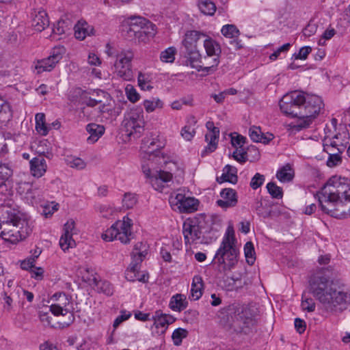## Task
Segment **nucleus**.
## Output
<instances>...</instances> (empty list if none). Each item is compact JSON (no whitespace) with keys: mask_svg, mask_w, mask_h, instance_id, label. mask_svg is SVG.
<instances>
[{"mask_svg":"<svg viewBox=\"0 0 350 350\" xmlns=\"http://www.w3.org/2000/svg\"><path fill=\"white\" fill-rule=\"evenodd\" d=\"M323 106V100L319 96L300 91L288 93L280 101V107L283 113L298 118L297 122L293 126V129L297 131L308 127Z\"/></svg>","mask_w":350,"mask_h":350,"instance_id":"f257e3e1","label":"nucleus"},{"mask_svg":"<svg viewBox=\"0 0 350 350\" xmlns=\"http://www.w3.org/2000/svg\"><path fill=\"white\" fill-rule=\"evenodd\" d=\"M309 286L310 293L327 310L342 312L350 304V293L337 290L325 276L312 275Z\"/></svg>","mask_w":350,"mask_h":350,"instance_id":"f03ea898","label":"nucleus"},{"mask_svg":"<svg viewBox=\"0 0 350 350\" xmlns=\"http://www.w3.org/2000/svg\"><path fill=\"white\" fill-rule=\"evenodd\" d=\"M31 231L29 221L19 210L7 205L0 208V237L5 241L16 243Z\"/></svg>","mask_w":350,"mask_h":350,"instance_id":"7ed1b4c3","label":"nucleus"},{"mask_svg":"<svg viewBox=\"0 0 350 350\" xmlns=\"http://www.w3.org/2000/svg\"><path fill=\"white\" fill-rule=\"evenodd\" d=\"M235 243L234 230L229 227L213 258V262L217 265L220 272L230 270L237 263L239 252Z\"/></svg>","mask_w":350,"mask_h":350,"instance_id":"20e7f679","label":"nucleus"},{"mask_svg":"<svg viewBox=\"0 0 350 350\" xmlns=\"http://www.w3.org/2000/svg\"><path fill=\"white\" fill-rule=\"evenodd\" d=\"M222 314L227 317V324L237 332L247 333L254 321L252 318L246 317L243 308L239 305L229 306Z\"/></svg>","mask_w":350,"mask_h":350,"instance_id":"39448f33","label":"nucleus"},{"mask_svg":"<svg viewBox=\"0 0 350 350\" xmlns=\"http://www.w3.org/2000/svg\"><path fill=\"white\" fill-rule=\"evenodd\" d=\"M132 219L128 217H124L123 220H118L108 228L102 235V238L106 241H111L118 239L121 243L126 244L133 239L131 228Z\"/></svg>","mask_w":350,"mask_h":350,"instance_id":"423d86ee","label":"nucleus"},{"mask_svg":"<svg viewBox=\"0 0 350 350\" xmlns=\"http://www.w3.org/2000/svg\"><path fill=\"white\" fill-rule=\"evenodd\" d=\"M145 122L142 109H131L122 122V131L129 137L137 139L144 131Z\"/></svg>","mask_w":350,"mask_h":350,"instance_id":"0eeeda50","label":"nucleus"},{"mask_svg":"<svg viewBox=\"0 0 350 350\" xmlns=\"http://www.w3.org/2000/svg\"><path fill=\"white\" fill-rule=\"evenodd\" d=\"M322 193L332 198L344 200L350 191V180L347 178L334 176L330 178L321 189Z\"/></svg>","mask_w":350,"mask_h":350,"instance_id":"6e6552de","label":"nucleus"},{"mask_svg":"<svg viewBox=\"0 0 350 350\" xmlns=\"http://www.w3.org/2000/svg\"><path fill=\"white\" fill-rule=\"evenodd\" d=\"M134 54L131 50H122L116 53L113 66L116 74L125 81H131L133 78L131 62Z\"/></svg>","mask_w":350,"mask_h":350,"instance_id":"1a4fd4ad","label":"nucleus"},{"mask_svg":"<svg viewBox=\"0 0 350 350\" xmlns=\"http://www.w3.org/2000/svg\"><path fill=\"white\" fill-rule=\"evenodd\" d=\"M319 202L321 210L337 219L347 217V211L343 208V200L336 198H332L329 195L322 193V191L318 194Z\"/></svg>","mask_w":350,"mask_h":350,"instance_id":"9d476101","label":"nucleus"},{"mask_svg":"<svg viewBox=\"0 0 350 350\" xmlns=\"http://www.w3.org/2000/svg\"><path fill=\"white\" fill-rule=\"evenodd\" d=\"M64 53L65 49L63 46L53 48L48 57L37 61L35 66L37 72L42 73L51 71L62 59Z\"/></svg>","mask_w":350,"mask_h":350,"instance_id":"9b49d317","label":"nucleus"},{"mask_svg":"<svg viewBox=\"0 0 350 350\" xmlns=\"http://www.w3.org/2000/svg\"><path fill=\"white\" fill-rule=\"evenodd\" d=\"M187 61L188 64L198 71H203L208 73L213 72V66H211V62H208L207 57H203L197 49L185 50Z\"/></svg>","mask_w":350,"mask_h":350,"instance_id":"f8f14e48","label":"nucleus"},{"mask_svg":"<svg viewBox=\"0 0 350 350\" xmlns=\"http://www.w3.org/2000/svg\"><path fill=\"white\" fill-rule=\"evenodd\" d=\"M170 203L174 209L180 213H192L198 209V200L191 197H186L182 193L171 196Z\"/></svg>","mask_w":350,"mask_h":350,"instance_id":"ddd939ff","label":"nucleus"},{"mask_svg":"<svg viewBox=\"0 0 350 350\" xmlns=\"http://www.w3.org/2000/svg\"><path fill=\"white\" fill-rule=\"evenodd\" d=\"M151 320L154 321L151 326V332L154 336H159L163 335L169 325L173 323L176 319L167 314L163 313L161 310H157L152 316Z\"/></svg>","mask_w":350,"mask_h":350,"instance_id":"4468645a","label":"nucleus"},{"mask_svg":"<svg viewBox=\"0 0 350 350\" xmlns=\"http://www.w3.org/2000/svg\"><path fill=\"white\" fill-rule=\"evenodd\" d=\"M143 171L146 176L149 178L150 183L152 187L159 191H162L165 184L170 181L172 178L171 173L161 170L156 171L153 175H151L150 170L149 168L146 169L144 165L143 166Z\"/></svg>","mask_w":350,"mask_h":350,"instance_id":"2eb2a0df","label":"nucleus"},{"mask_svg":"<svg viewBox=\"0 0 350 350\" xmlns=\"http://www.w3.org/2000/svg\"><path fill=\"white\" fill-rule=\"evenodd\" d=\"M142 255H143V254L139 253V255L137 259H135L136 255L134 256V259L132 260L131 262L126 270L125 278L127 280L131 282L138 280L142 282H146L148 280V275L145 273H141L139 272L142 262Z\"/></svg>","mask_w":350,"mask_h":350,"instance_id":"dca6fc26","label":"nucleus"},{"mask_svg":"<svg viewBox=\"0 0 350 350\" xmlns=\"http://www.w3.org/2000/svg\"><path fill=\"white\" fill-rule=\"evenodd\" d=\"M204 47L205 49L207 58L213 57L211 62V66H213V71L219 64V57L221 53V46L219 43L210 37H207L204 41Z\"/></svg>","mask_w":350,"mask_h":350,"instance_id":"f3484780","label":"nucleus"},{"mask_svg":"<svg viewBox=\"0 0 350 350\" xmlns=\"http://www.w3.org/2000/svg\"><path fill=\"white\" fill-rule=\"evenodd\" d=\"M75 223L72 219L68 220L64 224V233L59 239V245L64 251L75 246V241L72 237L75 233Z\"/></svg>","mask_w":350,"mask_h":350,"instance_id":"a211bd4d","label":"nucleus"},{"mask_svg":"<svg viewBox=\"0 0 350 350\" xmlns=\"http://www.w3.org/2000/svg\"><path fill=\"white\" fill-rule=\"evenodd\" d=\"M221 199L218 200L216 203L219 207L227 209L234 207L238 202V197L235 190L231 188H225L220 192Z\"/></svg>","mask_w":350,"mask_h":350,"instance_id":"6ab92c4d","label":"nucleus"},{"mask_svg":"<svg viewBox=\"0 0 350 350\" xmlns=\"http://www.w3.org/2000/svg\"><path fill=\"white\" fill-rule=\"evenodd\" d=\"M183 234L186 244L196 243L202 234L200 227L193 222H185Z\"/></svg>","mask_w":350,"mask_h":350,"instance_id":"aec40b11","label":"nucleus"},{"mask_svg":"<svg viewBox=\"0 0 350 350\" xmlns=\"http://www.w3.org/2000/svg\"><path fill=\"white\" fill-rule=\"evenodd\" d=\"M221 34L228 38H231L230 44L232 45L234 50H239L242 47L239 37L241 34L240 31L234 25H225L221 29Z\"/></svg>","mask_w":350,"mask_h":350,"instance_id":"412c9836","label":"nucleus"},{"mask_svg":"<svg viewBox=\"0 0 350 350\" xmlns=\"http://www.w3.org/2000/svg\"><path fill=\"white\" fill-rule=\"evenodd\" d=\"M47 165L42 156L33 158L30 161V171L34 177H42L46 172Z\"/></svg>","mask_w":350,"mask_h":350,"instance_id":"4be33fe9","label":"nucleus"},{"mask_svg":"<svg viewBox=\"0 0 350 350\" xmlns=\"http://www.w3.org/2000/svg\"><path fill=\"white\" fill-rule=\"evenodd\" d=\"M49 25L47 13L44 10H39L32 14L31 25L36 31H42Z\"/></svg>","mask_w":350,"mask_h":350,"instance_id":"5701e85b","label":"nucleus"},{"mask_svg":"<svg viewBox=\"0 0 350 350\" xmlns=\"http://www.w3.org/2000/svg\"><path fill=\"white\" fill-rule=\"evenodd\" d=\"M75 94L76 96L79 98L80 103L88 107H93L103 103L102 99H97L90 94V91L83 90L78 88L75 90Z\"/></svg>","mask_w":350,"mask_h":350,"instance_id":"b1692460","label":"nucleus"},{"mask_svg":"<svg viewBox=\"0 0 350 350\" xmlns=\"http://www.w3.org/2000/svg\"><path fill=\"white\" fill-rule=\"evenodd\" d=\"M75 36L78 40H83L88 36L93 34L94 28L92 26L89 25L87 22L84 21H79L75 25Z\"/></svg>","mask_w":350,"mask_h":350,"instance_id":"393cba45","label":"nucleus"},{"mask_svg":"<svg viewBox=\"0 0 350 350\" xmlns=\"http://www.w3.org/2000/svg\"><path fill=\"white\" fill-rule=\"evenodd\" d=\"M237 169L232 165H226L223 169V173L221 176L217 177V181L219 183L229 182L235 184L238 178L237 176Z\"/></svg>","mask_w":350,"mask_h":350,"instance_id":"a878e982","label":"nucleus"},{"mask_svg":"<svg viewBox=\"0 0 350 350\" xmlns=\"http://www.w3.org/2000/svg\"><path fill=\"white\" fill-rule=\"evenodd\" d=\"M201 37H206V35L198 31L187 32L183 41L185 50L197 49L196 44Z\"/></svg>","mask_w":350,"mask_h":350,"instance_id":"bb28decb","label":"nucleus"},{"mask_svg":"<svg viewBox=\"0 0 350 350\" xmlns=\"http://www.w3.org/2000/svg\"><path fill=\"white\" fill-rule=\"evenodd\" d=\"M219 136V129L217 127H213L212 130L206 134L205 139L208 145L204 150V152H213L216 150Z\"/></svg>","mask_w":350,"mask_h":350,"instance_id":"cd10ccee","label":"nucleus"},{"mask_svg":"<svg viewBox=\"0 0 350 350\" xmlns=\"http://www.w3.org/2000/svg\"><path fill=\"white\" fill-rule=\"evenodd\" d=\"M146 22V18L141 16H131L129 20L128 33H133V36L139 39L141 36V29Z\"/></svg>","mask_w":350,"mask_h":350,"instance_id":"c85d7f7f","label":"nucleus"},{"mask_svg":"<svg viewBox=\"0 0 350 350\" xmlns=\"http://www.w3.org/2000/svg\"><path fill=\"white\" fill-rule=\"evenodd\" d=\"M86 130L90 134V137L88 138V140L92 143L96 142L105 132V128L103 126L94 123L88 124Z\"/></svg>","mask_w":350,"mask_h":350,"instance_id":"c756f323","label":"nucleus"},{"mask_svg":"<svg viewBox=\"0 0 350 350\" xmlns=\"http://www.w3.org/2000/svg\"><path fill=\"white\" fill-rule=\"evenodd\" d=\"M187 304L185 295L176 294L171 298L169 306L172 310L180 312L187 307Z\"/></svg>","mask_w":350,"mask_h":350,"instance_id":"7c9ffc66","label":"nucleus"},{"mask_svg":"<svg viewBox=\"0 0 350 350\" xmlns=\"http://www.w3.org/2000/svg\"><path fill=\"white\" fill-rule=\"evenodd\" d=\"M203 280L201 276L195 275L193 278L191 297L193 300L199 299L202 295Z\"/></svg>","mask_w":350,"mask_h":350,"instance_id":"2f4dec72","label":"nucleus"},{"mask_svg":"<svg viewBox=\"0 0 350 350\" xmlns=\"http://www.w3.org/2000/svg\"><path fill=\"white\" fill-rule=\"evenodd\" d=\"M141 36L139 37V41L146 42L150 38H152L156 33V26L152 23L146 19L144 25L141 29Z\"/></svg>","mask_w":350,"mask_h":350,"instance_id":"473e14b6","label":"nucleus"},{"mask_svg":"<svg viewBox=\"0 0 350 350\" xmlns=\"http://www.w3.org/2000/svg\"><path fill=\"white\" fill-rule=\"evenodd\" d=\"M276 177L280 182L282 183L292 180L294 177V173L290 164L287 163L279 169L277 172Z\"/></svg>","mask_w":350,"mask_h":350,"instance_id":"72a5a7b5","label":"nucleus"},{"mask_svg":"<svg viewBox=\"0 0 350 350\" xmlns=\"http://www.w3.org/2000/svg\"><path fill=\"white\" fill-rule=\"evenodd\" d=\"M342 150L337 148V150H327L329 157L327 160V165L329 167H334L342 163V157L340 154Z\"/></svg>","mask_w":350,"mask_h":350,"instance_id":"f704fd0d","label":"nucleus"},{"mask_svg":"<svg viewBox=\"0 0 350 350\" xmlns=\"http://www.w3.org/2000/svg\"><path fill=\"white\" fill-rule=\"evenodd\" d=\"M198 8L205 15L213 16L216 11V6L211 0H200Z\"/></svg>","mask_w":350,"mask_h":350,"instance_id":"c9c22d12","label":"nucleus"},{"mask_svg":"<svg viewBox=\"0 0 350 350\" xmlns=\"http://www.w3.org/2000/svg\"><path fill=\"white\" fill-rule=\"evenodd\" d=\"M93 282L97 286L98 291L100 292L103 293L107 296H111L113 295V288L110 282L107 281H97L95 278L93 279Z\"/></svg>","mask_w":350,"mask_h":350,"instance_id":"e433bc0d","label":"nucleus"},{"mask_svg":"<svg viewBox=\"0 0 350 350\" xmlns=\"http://www.w3.org/2000/svg\"><path fill=\"white\" fill-rule=\"evenodd\" d=\"M163 106V102L157 98H152L144 101V107L148 113L154 111L156 109H161Z\"/></svg>","mask_w":350,"mask_h":350,"instance_id":"4c0bfd02","label":"nucleus"},{"mask_svg":"<svg viewBox=\"0 0 350 350\" xmlns=\"http://www.w3.org/2000/svg\"><path fill=\"white\" fill-rule=\"evenodd\" d=\"M12 174V170L8 164L0 163V189L5 186V180Z\"/></svg>","mask_w":350,"mask_h":350,"instance_id":"58836bf2","label":"nucleus"},{"mask_svg":"<svg viewBox=\"0 0 350 350\" xmlns=\"http://www.w3.org/2000/svg\"><path fill=\"white\" fill-rule=\"evenodd\" d=\"M244 252L247 262L252 265L255 262V251L252 242H247L244 246Z\"/></svg>","mask_w":350,"mask_h":350,"instance_id":"ea45409f","label":"nucleus"},{"mask_svg":"<svg viewBox=\"0 0 350 350\" xmlns=\"http://www.w3.org/2000/svg\"><path fill=\"white\" fill-rule=\"evenodd\" d=\"M66 162L70 167L77 170L84 169L86 166V163L79 157L68 156L66 159Z\"/></svg>","mask_w":350,"mask_h":350,"instance_id":"a19ab883","label":"nucleus"},{"mask_svg":"<svg viewBox=\"0 0 350 350\" xmlns=\"http://www.w3.org/2000/svg\"><path fill=\"white\" fill-rule=\"evenodd\" d=\"M188 335V331L183 328L176 329L172 335L174 344L176 346H179L182 343L183 338H186Z\"/></svg>","mask_w":350,"mask_h":350,"instance_id":"79ce46f5","label":"nucleus"},{"mask_svg":"<svg viewBox=\"0 0 350 350\" xmlns=\"http://www.w3.org/2000/svg\"><path fill=\"white\" fill-rule=\"evenodd\" d=\"M267 189L269 193L271 196L273 198L281 199L283 196L282 189L275 183L273 182H270L267 185Z\"/></svg>","mask_w":350,"mask_h":350,"instance_id":"37998d69","label":"nucleus"},{"mask_svg":"<svg viewBox=\"0 0 350 350\" xmlns=\"http://www.w3.org/2000/svg\"><path fill=\"white\" fill-rule=\"evenodd\" d=\"M66 302L65 303H58V304H52L50 306V311L55 315V316H59V315H66L68 312V309L66 308Z\"/></svg>","mask_w":350,"mask_h":350,"instance_id":"c03bdc74","label":"nucleus"},{"mask_svg":"<svg viewBox=\"0 0 350 350\" xmlns=\"http://www.w3.org/2000/svg\"><path fill=\"white\" fill-rule=\"evenodd\" d=\"M254 208L256 213L263 218L269 217L271 215V211L269 208L264 206L261 201L257 200L255 202Z\"/></svg>","mask_w":350,"mask_h":350,"instance_id":"a18cd8bd","label":"nucleus"},{"mask_svg":"<svg viewBox=\"0 0 350 350\" xmlns=\"http://www.w3.org/2000/svg\"><path fill=\"white\" fill-rule=\"evenodd\" d=\"M125 92L127 96V98L131 103H136L140 98V96L139 93L137 92L136 89L131 84H128L125 88Z\"/></svg>","mask_w":350,"mask_h":350,"instance_id":"49530a36","label":"nucleus"},{"mask_svg":"<svg viewBox=\"0 0 350 350\" xmlns=\"http://www.w3.org/2000/svg\"><path fill=\"white\" fill-rule=\"evenodd\" d=\"M176 53V49L174 47H169L163 52L160 55V59L163 62L172 63L174 62Z\"/></svg>","mask_w":350,"mask_h":350,"instance_id":"de8ad7c7","label":"nucleus"},{"mask_svg":"<svg viewBox=\"0 0 350 350\" xmlns=\"http://www.w3.org/2000/svg\"><path fill=\"white\" fill-rule=\"evenodd\" d=\"M138 85L143 90H150L152 87L148 84L150 79L149 76L146 74L139 72L137 77Z\"/></svg>","mask_w":350,"mask_h":350,"instance_id":"09e8293b","label":"nucleus"},{"mask_svg":"<svg viewBox=\"0 0 350 350\" xmlns=\"http://www.w3.org/2000/svg\"><path fill=\"white\" fill-rule=\"evenodd\" d=\"M137 203V198L135 194L125 193L122 200V206L126 209L132 208Z\"/></svg>","mask_w":350,"mask_h":350,"instance_id":"8fccbe9b","label":"nucleus"},{"mask_svg":"<svg viewBox=\"0 0 350 350\" xmlns=\"http://www.w3.org/2000/svg\"><path fill=\"white\" fill-rule=\"evenodd\" d=\"M139 253L143 254V255H142V261L143 258L146 256L147 252H146V245L142 242H139V243H137V244H135V245L134 247V250L132 252V260L134 259V256H135V255H136L135 259H137L139 255Z\"/></svg>","mask_w":350,"mask_h":350,"instance_id":"3c124183","label":"nucleus"},{"mask_svg":"<svg viewBox=\"0 0 350 350\" xmlns=\"http://www.w3.org/2000/svg\"><path fill=\"white\" fill-rule=\"evenodd\" d=\"M249 136L254 142H259L262 139V131L259 126H253L249 129Z\"/></svg>","mask_w":350,"mask_h":350,"instance_id":"603ef678","label":"nucleus"},{"mask_svg":"<svg viewBox=\"0 0 350 350\" xmlns=\"http://www.w3.org/2000/svg\"><path fill=\"white\" fill-rule=\"evenodd\" d=\"M339 144L333 139L325 137L323 139V150L327 152V150H337Z\"/></svg>","mask_w":350,"mask_h":350,"instance_id":"864d4df0","label":"nucleus"},{"mask_svg":"<svg viewBox=\"0 0 350 350\" xmlns=\"http://www.w3.org/2000/svg\"><path fill=\"white\" fill-rule=\"evenodd\" d=\"M69 29L64 21H59L53 28V33L55 35L61 36L66 33Z\"/></svg>","mask_w":350,"mask_h":350,"instance_id":"5fc2aeb1","label":"nucleus"},{"mask_svg":"<svg viewBox=\"0 0 350 350\" xmlns=\"http://www.w3.org/2000/svg\"><path fill=\"white\" fill-rule=\"evenodd\" d=\"M196 131L191 125L185 126L181 130V135L186 140L190 141L194 137Z\"/></svg>","mask_w":350,"mask_h":350,"instance_id":"6e6d98bb","label":"nucleus"},{"mask_svg":"<svg viewBox=\"0 0 350 350\" xmlns=\"http://www.w3.org/2000/svg\"><path fill=\"white\" fill-rule=\"evenodd\" d=\"M264 181L265 176L259 173H256L252 178L250 185L253 189H257L263 184Z\"/></svg>","mask_w":350,"mask_h":350,"instance_id":"4d7b16f0","label":"nucleus"},{"mask_svg":"<svg viewBox=\"0 0 350 350\" xmlns=\"http://www.w3.org/2000/svg\"><path fill=\"white\" fill-rule=\"evenodd\" d=\"M247 139L246 137L242 136L241 135L237 134L236 137L232 136L231 134V144L232 146L234 148H241L246 143Z\"/></svg>","mask_w":350,"mask_h":350,"instance_id":"13d9d810","label":"nucleus"},{"mask_svg":"<svg viewBox=\"0 0 350 350\" xmlns=\"http://www.w3.org/2000/svg\"><path fill=\"white\" fill-rule=\"evenodd\" d=\"M301 308L304 310L313 312L315 309V303L312 298H304L302 296Z\"/></svg>","mask_w":350,"mask_h":350,"instance_id":"bf43d9fd","label":"nucleus"},{"mask_svg":"<svg viewBox=\"0 0 350 350\" xmlns=\"http://www.w3.org/2000/svg\"><path fill=\"white\" fill-rule=\"evenodd\" d=\"M312 51V48L310 46H304L301 47L298 53L293 54V57L295 59H306L309 55V53Z\"/></svg>","mask_w":350,"mask_h":350,"instance_id":"052dcab7","label":"nucleus"},{"mask_svg":"<svg viewBox=\"0 0 350 350\" xmlns=\"http://www.w3.org/2000/svg\"><path fill=\"white\" fill-rule=\"evenodd\" d=\"M144 143L147 144L149 148L152 147L154 148L155 147V149H160L164 146L163 142L153 137L151 139H144Z\"/></svg>","mask_w":350,"mask_h":350,"instance_id":"680f3d73","label":"nucleus"},{"mask_svg":"<svg viewBox=\"0 0 350 350\" xmlns=\"http://www.w3.org/2000/svg\"><path fill=\"white\" fill-rule=\"evenodd\" d=\"M131 314L125 311H122L121 314L119 315L113 321V327L116 329L123 321L129 319Z\"/></svg>","mask_w":350,"mask_h":350,"instance_id":"e2e57ef3","label":"nucleus"},{"mask_svg":"<svg viewBox=\"0 0 350 350\" xmlns=\"http://www.w3.org/2000/svg\"><path fill=\"white\" fill-rule=\"evenodd\" d=\"M232 157L241 163H243L247 161V152L245 151L236 149L232 154Z\"/></svg>","mask_w":350,"mask_h":350,"instance_id":"0e129e2a","label":"nucleus"},{"mask_svg":"<svg viewBox=\"0 0 350 350\" xmlns=\"http://www.w3.org/2000/svg\"><path fill=\"white\" fill-rule=\"evenodd\" d=\"M291 47L290 43H286L281 46L280 48L278 49L277 51H275L274 53L270 55L269 58L271 60H275L278 56L280 55V53L282 52H286L289 50Z\"/></svg>","mask_w":350,"mask_h":350,"instance_id":"69168bd1","label":"nucleus"},{"mask_svg":"<svg viewBox=\"0 0 350 350\" xmlns=\"http://www.w3.org/2000/svg\"><path fill=\"white\" fill-rule=\"evenodd\" d=\"M51 129L50 126H47L44 122L39 123L36 124V131L42 135H46Z\"/></svg>","mask_w":350,"mask_h":350,"instance_id":"338daca9","label":"nucleus"},{"mask_svg":"<svg viewBox=\"0 0 350 350\" xmlns=\"http://www.w3.org/2000/svg\"><path fill=\"white\" fill-rule=\"evenodd\" d=\"M90 94L96 97V98L102 99L103 100L109 96V94L106 92L100 90H90Z\"/></svg>","mask_w":350,"mask_h":350,"instance_id":"774afa93","label":"nucleus"}]
</instances>
